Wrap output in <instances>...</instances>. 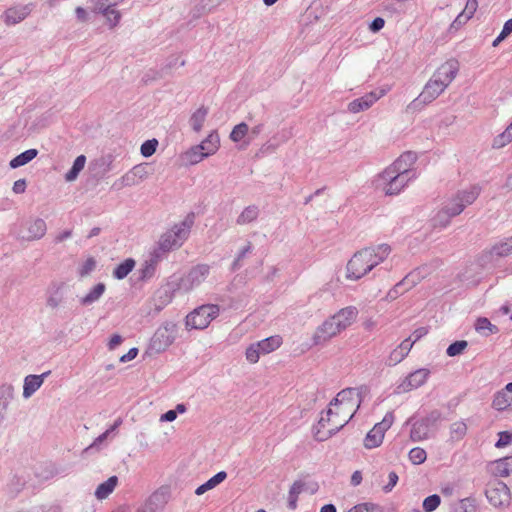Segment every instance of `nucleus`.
Segmentation results:
<instances>
[{
  "label": "nucleus",
  "instance_id": "0eeeda50",
  "mask_svg": "<svg viewBox=\"0 0 512 512\" xmlns=\"http://www.w3.org/2000/svg\"><path fill=\"white\" fill-rule=\"evenodd\" d=\"M190 232V223L182 221L163 234L159 241V247L163 251H169L180 247L187 239Z\"/></svg>",
  "mask_w": 512,
  "mask_h": 512
},
{
  "label": "nucleus",
  "instance_id": "c85d7f7f",
  "mask_svg": "<svg viewBox=\"0 0 512 512\" xmlns=\"http://www.w3.org/2000/svg\"><path fill=\"white\" fill-rule=\"evenodd\" d=\"M134 267L135 261L132 258H128L114 269L113 276L119 280L124 279Z\"/></svg>",
  "mask_w": 512,
  "mask_h": 512
},
{
  "label": "nucleus",
  "instance_id": "c9c22d12",
  "mask_svg": "<svg viewBox=\"0 0 512 512\" xmlns=\"http://www.w3.org/2000/svg\"><path fill=\"white\" fill-rule=\"evenodd\" d=\"M301 491L302 484L296 482L291 486L288 495V507L290 509L294 510L297 507V501Z\"/></svg>",
  "mask_w": 512,
  "mask_h": 512
},
{
  "label": "nucleus",
  "instance_id": "4468645a",
  "mask_svg": "<svg viewBox=\"0 0 512 512\" xmlns=\"http://www.w3.org/2000/svg\"><path fill=\"white\" fill-rule=\"evenodd\" d=\"M386 94L385 89H381L378 92L372 91L365 94L364 96L351 101L348 104V110L351 113H359L369 109L376 101Z\"/></svg>",
  "mask_w": 512,
  "mask_h": 512
},
{
  "label": "nucleus",
  "instance_id": "7c9ffc66",
  "mask_svg": "<svg viewBox=\"0 0 512 512\" xmlns=\"http://www.w3.org/2000/svg\"><path fill=\"white\" fill-rule=\"evenodd\" d=\"M475 328L485 336L495 334L499 331L498 327L493 325L487 318H479L476 322Z\"/></svg>",
  "mask_w": 512,
  "mask_h": 512
},
{
  "label": "nucleus",
  "instance_id": "39448f33",
  "mask_svg": "<svg viewBox=\"0 0 512 512\" xmlns=\"http://www.w3.org/2000/svg\"><path fill=\"white\" fill-rule=\"evenodd\" d=\"M219 314L217 305H202L186 317V327L189 329H205Z\"/></svg>",
  "mask_w": 512,
  "mask_h": 512
},
{
  "label": "nucleus",
  "instance_id": "bb28decb",
  "mask_svg": "<svg viewBox=\"0 0 512 512\" xmlns=\"http://www.w3.org/2000/svg\"><path fill=\"white\" fill-rule=\"evenodd\" d=\"M259 215V209L255 205H251L246 207L238 216L237 218V224L239 225H245L249 224L257 219Z\"/></svg>",
  "mask_w": 512,
  "mask_h": 512
},
{
  "label": "nucleus",
  "instance_id": "473e14b6",
  "mask_svg": "<svg viewBox=\"0 0 512 512\" xmlns=\"http://www.w3.org/2000/svg\"><path fill=\"white\" fill-rule=\"evenodd\" d=\"M86 162V158L84 155L78 156L70 171L66 174L67 181H73L78 176L79 172L84 168Z\"/></svg>",
  "mask_w": 512,
  "mask_h": 512
},
{
  "label": "nucleus",
  "instance_id": "a878e982",
  "mask_svg": "<svg viewBox=\"0 0 512 512\" xmlns=\"http://www.w3.org/2000/svg\"><path fill=\"white\" fill-rule=\"evenodd\" d=\"M512 405V396H509L506 391L500 390L494 396L492 406L498 411H504Z\"/></svg>",
  "mask_w": 512,
  "mask_h": 512
},
{
  "label": "nucleus",
  "instance_id": "680f3d73",
  "mask_svg": "<svg viewBox=\"0 0 512 512\" xmlns=\"http://www.w3.org/2000/svg\"><path fill=\"white\" fill-rule=\"evenodd\" d=\"M122 342V337L120 335H113L109 341V349H114L115 347H117L118 345H120Z\"/></svg>",
  "mask_w": 512,
  "mask_h": 512
},
{
  "label": "nucleus",
  "instance_id": "f3484780",
  "mask_svg": "<svg viewBox=\"0 0 512 512\" xmlns=\"http://www.w3.org/2000/svg\"><path fill=\"white\" fill-rule=\"evenodd\" d=\"M123 0H97L99 11L106 18L110 28L115 27L120 21L121 15L115 7Z\"/></svg>",
  "mask_w": 512,
  "mask_h": 512
},
{
  "label": "nucleus",
  "instance_id": "f257e3e1",
  "mask_svg": "<svg viewBox=\"0 0 512 512\" xmlns=\"http://www.w3.org/2000/svg\"><path fill=\"white\" fill-rule=\"evenodd\" d=\"M361 402L360 389L346 388L340 391L315 425L313 430L315 439L325 441L343 428L354 416Z\"/></svg>",
  "mask_w": 512,
  "mask_h": 512
},
{
  "label": "nucleus",
  "instance_id": "79ce46f5",
  "mask_svg": "<svg viewBox=\"0 0 512 512\" xmlns=\"http://www.w3.org/2000/svg\"><path fill=\"white\" fill-rule=\"evenodd\" d=\"M427 104H429V102L426 101L425 99H421V93H420L417 98H415L413 101H411L407 105L406 111L408 113H416V112L421 111Z\"/></svg>",
  "mask_w": 512,
  "mask_h": 512
},
{
  "label": "nucleus",
  "instance_id": "9b49d317",
  "mask_svg": "<svg viewBox=\"0 0 512 512\" xmlns=\"http://www.w3.org/2000/svg\"><path fill=\"white\" fill-rule=\"evenodd\" d=\"M488 501L495 507L508 506L511 501V493L508 486L498 480H494L487 485L485 491Z\"/></svg>",
  "mask_w": 512,
  "mask_h": 512
},
{
  "label": "nucleus",
  "instance_id": "338daca9",
  "mask_svg": "<svg viewBox=\"0 0 512 512\" xmlns=\"http://www.w3.org/2000/svg\"><path fill=\"white\" fill-rule=\"evenodd\" d=\"M120 423H121V421H120V420H119V421H117V422H116V423H115V424H114L110 429L106 430L102 435H100V436L98 437V440H99V441H103L104 439H106V438H107V436L109 435V433H110L111 431H114Z\"/></svg>",
  "mask_w": 512,
  "mask_h": 512
},
{
  "label": "nucleus",
  "instance_id": "20e7f679",
  "mask_svg": "<svg viewBox=\"0 0 512 512\" xmlns=\"http://www.w3.org/2000/svg\"><path fill=\"white\" fill-rule=\"evenodd\" d=\"M481 192L482 187L479 184H472L457 190L450 198V217L460 215L466 207L472 205L478 199Z\"/></svg>",
  "mask_w": 512,
  "mask_h": 512
},
{
  "label": "nucleus",
  "instance_id": "412c9836",
  "mask_svg": "<svg viewBox=\"0 0 512 512\" xmlns=\"http://www.w3.org/2000/svg\"><path fill=\"white\" fill-rule=\"evenodd\" d=\"M429 274L430 271L427 266L418 267L408 273L398 286H404L406 289H411L419 284L423 279L427 278Z\"/></svg>",
  "mask_w": 512,
  "mask_h": 512
},
{
  "label": "nucleus",
  "instance_id": "cd10ccee",
  "mask_svg": "<svg viewBox=\"0 0 512 512\" xmlns=\"http://www.w3.org/2000/svg\"><path fill=\"white\" fill-rule=\"evenodd\" d=\"M38 154L36 149H28L10 161L11 168H18L32 161Z\"/></svg>",
  "mask_w": 512,
  "mask_h": 512
},
{
  "label": "nucleus",
  "instance_id": "de8ad7c7",
  "mask_svg": "<svg viewBox=\"0 0 512 512\" xmlns=\"http://www.w3.org/2000/svg\"><path fill=\"white\" fill-rule=\"evenodd\" d=\"M428 334V329L426 327H419L415 329L412 334L406 338L405 340L411 341V346L419 341L422 337L426 336Z\"/></svg>",
  "mask_w": 512,
  "mask_h": 512
},
{
  "label": "nucleus",
  "instance_id": "052dcab7",
  "mask_svg": "<svg viewBox=\"0 0 512 512\" xmlns=\"http://www.w3.org/2000/svg\"><path fill=\"white\" fill-rule=\"evenodd\" d=\"M177 413L175 410H169L160 417V421L172 422L176 419Z\"/></svg>",
  "mask_w": 512,
  "mask_h": 512
},
{
  "label": "nucleus",
  "instance_id": "f8f14e48",
  "mask_svg": "<svg viewBox=\"0 0 512 512\" xmlns=\"http://www.w3.org/2000/svg\"><path fill=\"white\" fill-rule=\"evenodd\" d=\"M417 156L413 152H405L401 154L392 164L386 167V170L393 171L395 174L403 175L405 177H412V180L417 177L416 172L412 170Z\"/></svg>",
  "mask_w": 512,
  "mask_h": 512
},
{
  "label": "nucleus",
  "instance_id": "4d7b16f0",
  "mask_svg": "<svg viewBox=\"0 0 512 512\" xmlns=\"http://www.w3.org/2000/svg\"><path fill=\"white\" fill-rule=\"evenodd\" d=\"M500 33H501V39H505L506 37H508L512 33V18L507 20L504 23V26H503L502 31Z\"/></svg>",
  "mask_w": 512,
  "mask_h": 512
},
{
  "label": "nucleus",
  "instance_id": "9d476101",
  "mask_svg": "<svg viewBox=\"0 0 512 512\" xmlns=\"http://www.w3.org/2000/svg\"><path fill=\"white\" fill-rule=\"evenodd\" d=\"M220 146V139L217 133H210L201 144L192 148L188 155L192 163H198L203 158L213 155L217 152Z\"/></svg>",
  "mask_w": 512,
  "mask_h": 512
},
{
  "label": "nucleus",
  "instance_id": "49530a36",
  "mask_svg": "<svg viewBox=\"0 0 512 512\" xmlns=\"http://www.w3.org/2000/svg\"><path fill=\"white\" fill-rule=\"evenodd\" d=\"M498 436H499V439L495 444V446L497 448H502V447L508 446L512 443V433H510L508 431H502V432H499Z\"/></svg>",
  "mask_w": 512,
  "mask_h": 512
},
{
  "label": "nucleus",
  "instance_id": "6ab92c4d",
  "mask_svg": "<svg viewBox=\"0 0 512 512\" xmlns=\"http://www.w3.org/2000/svg\"><path fill=\"white\" fill-rule=\"evenodd\" d=\"M445 88V82L440 78L439 75L435 74L422 90L421 99H425L431 103L445 90Z\"/></svg>",
  "mask_w": 512,
  "mask_h": 512
},
{
  "label": "nucleus",
  "instance_id": "4be33fe9",
  "mask_svg": "<svg viewBox=\"0 0 512 512\" xmlns=\"http://www.w3.org/2000/svg\"><path fill=\"white\" fill-rule=\"evenodd\" d=\"M411 349V341L404 339L396 348L390 352L387 358L388 365L395 366L402 362L408 356Z\"/></svg>",
  "mask_w": 512,
  "mask_h": 512
},
{
  "label": "nucleus",
  "instance_id": "72a5a7b5",
  "mask_svg": "<svg viewBox=\"0 0 512 512\" xmlns=\"http://www.w3.org/2000/svg\"><path fill=\"white\" fill-rule=\"evenodd\" d=\"M105 291V285L103 283H98L93 287V289L82 298L83 304H91L98 300Z\"/></svg>",
  "mask_w": 512,
  "mask_h": 512
},
{
  "label": "nucleus",
  "instance_id": "3c124183",
  "mask_svg": "<svg viewBox=\"0 0 512 512\" xmlns=\"http://www.w3.org/2000/svg\"><path fill=\"white\" fill-rule=\"evenodd\" d=\"M376 510H378V507L374 504L361 503L351 508L348 512H375Z\"/></svg>",
  "mask_w": 512,
  "mask_h": 512
},
{
  "label": "nucleus",
  "instance_id": "a211bd4d",
  "mask_svg": "<svg viewBox=\"0 0 512 512\" xmlns=\"http://www.w3.org/2000/svg\"><path fill=\"white\" fill-rule=\"evenodd\" d=\"M357 316V308L354 306H347L345 308L340 309L333 316H331V318L338 327V329L340 330V332H342L355 322Z\"/></svg>",
  "mask_w": 512,
  "mask_h": 512
},
{
  "label": "nucleus",
  "instance_id": "4c0bfd02",
  "mask_svg": "<svg viewBox=\"0 0 512 512\" xmlns=\"http://www.w3.org/2000/svg\"><path fill=\"white\" fill-rule=\"evenodd\" d=\"M408 456L409 460L415 465L422 464L427 458L426 451L420 447L411 449Z\"/></svg>",
  "mask_w": 512,
  "mask_h": 512
},
{
  "label": "nucleus",
  "instance_id": "c756f323",
  "mask_svg": "<svg viewBox=\"0 0 512 512\" xmlns=\"http://www.w3.org/2000/svg\"><path fill=\"white\" fill-rule=\"evenodd\" d=\"M478 506L476 500L472 497H467L458 501L453 508L454 512H477Z\"/></svg>",
  "mask_w": 512,
  "mask_h": 512
},
{
  "label": "nucleus",
  "instance_id": "5701e85b",
  "mask_svg": "<svg viewBox=\"0 0 512 512\" xmlns=\"http://www.w3.org/2000/svg\"><path fill=\"white\" fill-rule=\"evenodd\" d=\"M511 240L512 239L495 244L490 250L482 253L481 259L492 261L494 257L508 256L512 253Z\"/></svg>",
  "mask_w": 512,
  "mask_h": 512
},
{
  "label": "nucleus",
  "instance_id": "69168bd1",
  "mask_svg": "<svg viewBox=\"0 0 512 512\" xmlns=\"http://www.w3.org/2000/svg\"><path fill=\"white\" fill-rule=\"evenodd\" d=\"M75 12H76L77 18L80 21L85 22L87 20V13H86L85 9H83L82 7H77Z\"/></svg>",
  "mask_w": 512,
  "mask_h": 512
},
{
  "label": "nucleus",
  "instance_id": "774afa93",
  "mask_svg": "<svg viewBox=\"0 0 512 512\" xmlns=\"http://www.w3.org/2000/svg\"><path fill=\"white\" fill-rule=\"evenodd\" d=\"M320 512H337V510L333 504H326L321 507Z\"/></svg>",
  "mask_w": 512,
  "mask_h": 512
},
{
  "label": "nucleus",
  "instance_id": "13d9d810",
  "mask_svg": "<svg viewBox=\"0 0 512 512\" xmlns=\"http://www.w3.org/2000/svg\"><path fill=\"white\" fill-rule=\"evenodd\" d=\"M137 354H138V349L137 348H131L126 354L121 356L120 361L121 362L131 361L134 358H136Z\"/></svg>",
  "mask_w": 512,
  "mask_h": 512
},
{
  "label": "nucleus",
  "instance_id": "6e6d98bb",
  "mask_svg": "<svg viewBox=\"0 0 512 512\" xmlns=\"http://www.w3.org/2000/svg\"><path fill=\"white\" fill-rule=\"evenodd\" d=\"M12 189L16 194L24 193L26 189V181L24 179L15 181Z\"/></svg>",
  "mask_w": 512,
  "mask_h": 512
},
{
  "label": "nucleus",
  "instance_id": "393cba45",
  "mask_svg": "<svg viewBox=\"0 0 512 512\" xmlns=\"http://www.w3.org/2000/svg\"><path fill=\"white\" fill-rule=\"evenodd\" d=\"M118 484V478L116 476L109 477L105 482L101 483L96 491L95 496L97 499L102 500L107 498L116 488Z\"/></svg>",
  "mask_w": 512,
  "mask_h": 512
},
{
  "label": "nucleus",
  "instance_id": "aec40b11",
  "mask_svg": "<svg viewBox=\"0 0 512 512\" xmlns=\"http://www.w3.org/2000/svg\"><path fill=\"white\" fill-rule=\"evenodd\" d=\"M488 471L495 477H507L512 473V456L500 458L487 465Z\"/></svg>",
  "mask_w": 512,
  "mask_h": 512
},
{
  "label": "nucleus",
  "instance_id": "864d4df0",
  "mask_svg": "<svg viewBox=\"0 0 512 512\" xmlns=\"http://www.w3.org/2000/svg\"><path fill=\"white\" fill-rule=\"evenodd\" d=\"M226 477H227L226 472L221 471V472H218L216 475H214L212 478H210L208 481L210 483H212L213 487H216L221 482H223L226 479Z\"/></svg>",
  "mask_w": 512,
  "mask_h": 512
},
{
  "label": "nucleus",
  "instance_id": "7ed1b4c3",
  "mask_svg": "<svg viewBox=\"0 0 512 512\" xmlns=\"http://www.w3.org/2000/svg\"><path fill=\"white\" fill-rule=\"evenodd\" d=\"M412 180V177L395 174L393 171L384 169L374 179L375 189L387 195H398Z\"/></svg>",
  "mask_w": 512,
  "mask_h": 512
},
{
  "label": "nucleus",
  "instance_id": "ea45409f",
  "mask_svg": "<svg viewBox=\"0 0 512 512\" xmlns=\"http://www.w3.org/2000/svg\"><path fill=\"white\" fill-rule=\"evenodd\" d=\"M512 141V134L505 129L504 132L497 135L493 140V148L500 149Z\"/></svg>",
  "mask_w": 512,
  "mask_h": 512
},
{
  "label": "nucleus",
  "instance_id": "2f4dec72",
  "mask_svg": "<svg viewBox=\"0 0 512 512\" xmlns=\"http://www.w3.org/2000/svg\"><path fill=\"white\" fill-rule=\"evenodd\" d=\"M46 223L42 219H36L29 227L30 237L32 239H40L46 233Z\"/></svg>",
  "mask_w": 512,
  "mask_h": 512
},
{
  "label": "nucleus",
  "instance_id": "a19ab883",
  "mask_svg": "<svg viewBox=\"0 0 512 512\" xmlns=\"http://www.w3.org/2000/svg\"><path fill=\"white\" fill-rule=\"evenodd\" d=\"M247 132L248 125L246 123H240L233 128L230 139L234 142H239L246 136Z\"/></svg>",
  "mask_w": 512,
  "mask_h": 512
},
{
  "label": "nucleus",
  "instance_id": "f704fd0d",
  "mask_svg": "<svg viewBox=\"0 0 512 512\" xmlns=\"http://www.w3.org/2000/svg\"><path fill=\"white\" fill-rule=\"evenodd\" d=\"M467 432V426L463 421H457L450 426V439L460 440Z\"/></svg>",
  "mask_w": 512,
  "mask_h": 512
},
{
  "label": "nucleus",
  "instance_id": "5fc2aeb1",
  "mask_svg": "<svg viewBox=\"0 0 512 512\" xmlns=\"http://www.w3.org/2000/svg\"><path fill=\"white\" fill-rule=\"evenodd\" d=\"M389 482L388 484L384 487V490L386 492H389L393 489V487L397 484L398 482V475L395 473V472H390L389 473Z\"/></svg>",
  "mask_w": 512,
  "mask_h": 512
},
{
  "label": "nucleus",
  "instance_id": "dca6fc26",
  "mask_svg": "<svg viewBox=\"0 0 512 512\" xmlns=\"http://www.w3.org/2000/svg\"><path fill=\"white\" fill-rule=\"evenodd\" d=\"M32 8L30 4L12 6L5 10L2 18L7 26L16 25L25 20L31 13Z\"/></svg>",
  "mask_w": 512,
  "mask_h": 512
},
{
  "label": "nucleus",
  "instance_id": "8fccbe9b",
  "mask_svg": "<svg viewBox=\"0 0 512 512\" xmlns=\"http://www.w3.org/2000/svg\"><path fill=\"white\" fill-rule=\"evenodd\" d=\"M478 7L477 0H467L464 10L462 11L464 13V18L470 19L474 13L476 12Z\"/></svg>",
  "mask_w": 512,
  "mask_h": 512
},
{
  "label": "nucleus",
  "instance_id": "6e6552de",
  "mask_svg": "<svg viewBox=\"0 0 512 512\" xmlns=\"http://www.w3.org/2000/svg\"><path fill=\"white\" fill-rule=\"evenodd\" d=\"M176 325L174 323H165L160 326L149 342V350L153 353L165 351L175 340Z\"/></svg>",
  "mask_w": 512,
  "mask_h": 512
},
{
  "label": "nucleus",
  "instance_id": "bf43d9fd",
  "mask_svg": "<svg viewBox=\"0 0 512 512\" xmlns=\"http://www.w3.org/2000/svg\"><path fill=\"white\" fill-rule=\"evenodd\" d=\"M464 13L461 12L457 18L450 24V28L459 29L463 24H465L469 19L463 17Z\"/></svg>",
  "mask_w": 512,
  "mask_h": 512
},
{
  "label": "nucleus",
  "instance_id": "a18cd8bd",
  "mask_svg": "<svg viewBox=\"0 0 512 512\" xmlns=\"http://www.w3.org/2000/svg\"><path fill=\"white\" fill-rule=\"evenodd\" d=\"M96 267V261L93 257H89L85 260V262L82 264L81 268L79 269V274L84 277L87 276L90 272H92Z\"/></svg>",
  "mask_w": 512,
  "mask_h": 512
},
{
  "label": "nucleus",
  "instance_id": "603ef678",
  "mask_svg": "<svg viewBox=\"0 0 512 512\" xmlns=\"http://www.w3.org/2000/svg\"><path fill=\"white\" fill-rule=\"evenodd\" d=\"M384 25L385 20L381 17H377L371 22V24L369 25V29L375 33L380 31L384 27Z\"/></svg>",
  "mask_w": 512,
  "mask_h": 512
},
{
  "label": "nucleus",
  "instance_id": "e2e57ef3",
  "mask_svg": "<svg viewBox=\"0 0 512 512\" xmlns=\"http://www.w3.org/2000/svg\"><path fill=\"white\" fill-rule=\"evenodd\" d=\"M458 69H459L458 62H457V61H451V60H450V72H449V75H450V81L455 77V75H456V74H457V72H458Z\"/></svg>",
  "mask_w": 512,
  "mask_h": 512
},
{
  "label": "nucleus",
  "instance_id": "f03ea898",
  "mask_svg": "<svg viewBox=\"0 0 512 512\" xmlns=\"http://www.w3.org/2000/svg\"><path fill=\"white\" fill-rule=\"evenodd\" d=\"M391 253L387 244L365 247L356 252L346 264L345 277L357 281L367 275L376 266L384 262Z\"/></svg>",
  "mask_w": 512,
  "mask_h": 512
},
{
  "label": "nucleus",
  "instance_id": "e433bc0d",
  "mask_svg": "<svg viewBox=\"0 0 512 512\" xmlns=\"http://www.w3.org/2000/svg\"><path fill=\"white\" fill-rule=\"evenodd\" d=\"M207 116V109L205 108H199L191 117V123L196 131H200L203 123L205 121V118Z\"/></svg>",
  "mask_w": 512,
  "mask_h": 512
},
{
  "label": "nucleus",
  "instance_id": "423d86ee",
  "mask_svg": "<svg viewBox=\"0 0 512 512\" xmlns=\"http://www.w3.org/2000/svg\"><path fill=\"white\" fill-rule=\"evenodd\" d=\"M282 344L283 339L280 335H273L253 343L246 349V360L251 364H255L259 361L261 355H266L277 350Z\"/></svg>",
  "mask_w": 512,
  "mask_h": 512
},
{
  "label": "nucleus",
  "instance_id": "b1692460",
  "mask_svg": "<svg viewBox=\"0 0 512 512\" xmlns=\"http://www.w3.org/2000/svg\"><path fill=\"white\" fill-rule=\"evenodd\" d=\"M48 372L41 375H28L24 380L23 396L29 398L35 391H37L43 384L44 378Z\"/></svg>",
  "mask_w": 512,
  "mask_h": 512
},
{
  "label": "nucleus",
  "instance_id": "0e129e2a",
  "mask_svg": "<svg viewBox=\"0 0 512 512\" xmlns=\"http://www.w3.org/2000/svg\"><path fill=\"white\" fill-rule=\"evenodd\" d=\"M362 481V474L360 471H355L351 476V484L357 486Z\"/></svg>",
  "mask_w": 512,
  "mask_h": 512
},
{
  "label": "nucleus",
  "instance_id": "c03bdc74",
  "mask_svg": "<svg viewBox=\"0 0 512 512\" xmlns=\"http://www.w3.org/2000/svg\"><path fill=\"white\" fill-rule=\"evenodd\" d=\"M434 226L445 227L448 223V210L444 207L433 216Z\"/></svg>",
  "mask_w": 512,
  "mask_h": 512
},
{
  "label": "nucleus",
  "instance_id": "1a4fd4ad",
  "mask_svg": "<svg viewBox=\"0 0 512 512\" xmlns=\"http://www.w3.org/2000/svg\"><path fill=\"white\" fill-rule=\"evenodd\" d=\"M393 422L394 415L389 412L381 422L376 423L364 439L365 448L373 449L379 447L383 442L385 432L392 426Z\"/></svg>",
  "mask_w": 512,
  "mask_h": 512
},
{
  "label": "nucleus",
  "instance_id": "2eb2a0df",
  "mask_svg": "<svg viewBox=\"0 0 512 512\" xmlns=\"http://www.w3.org/2000/svg\"><path fill=\"white\" fill-rule=\"evenodd\" d=\"M340 330L331 317L325 320L314 332L313 342L315 345L323 344L331 338L340 334Z\"/></svg>",
  "mask_w": 512,
  "mask_h": 512
},
{
  "label": "nucleus",
  "instance_id": "09e8293b",
  "mask_svg": "<svg viewBox=\"0 0 512 512\" xmlns=\"http://www.w3.org/2000/svg\"><path fill=\"white\" fill-rule=\"evenodd\" d=\"M467 346L468 342L465 340L455 341L454 343L450 344V356L461 354Z\"/></svg>",
  "mask_w": 512,
  "mask_h": 512
},
{
  "label": "nucleus",
  "instance_id": "58836bf2",
  "mask_svg": "<svg viewBox=\"0 0 512 512\" xmlns=\"http://www.w3.org/2000/svg\"><path fill=\"white\" fill-rule=\"evenodd\" d=\"M441 503V498L437 494H433L428 496L423 501V509L425 512H433L435 511Z\"/></svg>",
  "mask_w": 512,
  "mask_h": 512
},
{
  "label": "nucleus",
  "instance_id": "ddd939ff",
  "mask_svg": "<svg viewBox=\"0 0 512 512\" xmlns=\"http://www.w3.org/2000/svg\"><path fill=\"white\" fill-rule=\"evenodd\" d=\"M430 371L425 368L417 369L406 376L396 387V392L407 393L421 387L427 381Z\"/></svg>",
  "mask_w": 512,
  "mask_h": 512
},
{
  "label": "nucleus",
  "instance_id": "37998d69",
  "mask_svg": "<svg viewBox=\"0 0 512 512\" xmlns=\"http://www.w3.org/2000/svg\"><path fill=\"white\" fill-rule=\"evenodd\" d=\"M157 146L158 141L156 139L147 140L141 145V154L144 157H150L155 153Z\"/></svg>",
  "mask_w": 512,
  "mask_h": 512
}]
</instances>
